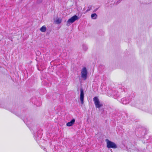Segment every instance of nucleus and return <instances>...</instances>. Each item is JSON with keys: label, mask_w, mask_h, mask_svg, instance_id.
<instances>
[{"label": "nucleus", "mask_w": 152, "mask_h": 152, "mask_svg": "<svg viewBox=\"0 0 152 152\" xmlns=\"http://www.w3.org/2000/svg\"><path fill=\"white\" fill-rule=\"evenodd\" d=\"M106 141L107 142V147L108 148H117V145L114 142L110 141L108 139H106Z\"/></svg>", "instance_id": "f257e3e1"}, {"label": "nucleus", "mask_w": 152, "mask_h": 152, "mask_svg": "<svg viewBox=\"0 0 152 152\" xmlns=\"http://www.w3.org/2000/svg\"><path fill=\"white\" fill-rule=\"evenodd\" d=\"M78 19V17L76 15L73 16L68 20L67 22L66 25L67 26H69L70 24L72 23L75 20H77Z\"/></svg>", "instance_id": "f03ea898"}, {"label": "nucleus", "mask_w": 152, "mask_h": 152, "mask_svg": "<svg viewBox=\"0 0 152 152\" xmlns=\"http://www.w3.org/2000/svg\"><path fill=\"white\" fill-rule=\"evenodd\" d=\"M81 74V77L84 80L86 79L87 75V71L86 67H84L82 69Z\"/></svg>", "instance_id": "7ed1b4c3"}, {"label": "nucleus", "mask_w": 152, "mask_h": 152, "mask_svg": "<svg viewBox=\"0 0 152 152\" xmlns=\"http://www.w3.org/2000/svg\"><path fill=\"white\" fill-rule=\"evenodd\" d=\"M93 101L96 108H100L103 106V104L100 103L99 100L97 97H95L93 98Z\"/></svg>", "instance_id": "20e7f679"}, {"label": "nucleus", "mask_w": 152, "mask_h": 152, "mask_svg": "<svg viewBox=\"0 0 152 152\" xmlns=\"http://www.w3.org/2000/svg\"><path fill=\"white\" fill-rule=\"evenodd\" d=\"M80 99L81 103L83 104L84 103V94L83 90L82 88L80 89Z\"/></svg>", "instance_id": "39448f33"}, {"label": "nucleus", "mask_w": 152, "mask_h": 152, "mask_svg": "<svg viewBox=\"0 0 152 152\" xmlns=\"http://www.w3.org/2000/svg\"><path fill=\"white\" fill-rule=\"evenodd\" d=\"M75 121V119L73 118L70 121L68 122L66 124V126H71L74 124Z\"/></svg>", "instance_id": "423d86ee"}, {"label": "nucleus", "mask_w": 152, "mask_h": 152, "mask_svg": "<svg viewBox=\"0 0 152 152\" xmlns=\"http://www.w3.org/2000/svg\"><path fill=\"white\" fill-rule=\"evenodd\" d=\"M121 101H122V103L123 104H126L129 102V100L127 99L123 98L121 99Z\"/></svg>", "instance_id": "0eeeda50"}, {"label": "nucleus", "mask_w": 152, "mask_h": 152, "mask_svg": "<svg viewBox=\"0 0 152 152\" xmlns=\"http://www.w3.org/2000/svg\"><path fill=\"white\" fill-rule=\"evenodd\" d=\"M40 30L42 32H45L46 31V28L45 26H43L40 28Z\"/></svg>", "instance_id": "6e6552de"}, {"label": "nucleus", "mask_w": 152, "mask_h": 152, "mask_svg": "<svg viewBox=\"0 0 152 152\" xmlns=\"http://www.w3.org/2000/svg\"><path fill=\"white\" fill-rule=\"evenodd\" d=\"M91 18L92 19H96L97 17V15L96 13H94L92 14L91 15Z\"/></svg>", "instance_id": "1a4fd4ad"}, {"label": "nucleus", "mask_w": 152, "mask_h": 152, "mask_svg": "<svg viewBox=\"0 0 152 152\" xmlns=\"http://www.w3.org/2000/svg\"><path fill=\"white\" fill-rule=\"evenodd\" d=\"M61 19L58 18L56 20V22L57 24H59L61 23Z\"/></svg>", "instance_id": "9d476101"}, {"label": "nucleus", "mask_w": 152, "mask_h": 152, "mask_svg": "<svg viewBox=\"0 0 152 152\" xmlns=\"http://www.w3.org/2000/svg\"><path fill=\"white\" fill-rule=\"evenodd\" d=\"M92 6L89 5L88 7V9L86 10V12H88L89 11H90L92 9Z\"/></svg>", "instance_id": "9b49d317"}, {"label": "nucleus", "mask_w": 152, "mask_h": 152, "mask_svg": "<svg viewBox=\"0 0 152 152\" xmlns=\"http://www.w3.org/2000/svg\"><path fill=\"white\" fill-rule=\"evenodd\" d=\"M83 49L85 51L86 50L88 49V48L86 45L84 44L83 45Z\"/></svg>", "instance_id": "f8f14e48"}, {"label": "nucleus", "mask_w": 152, "mask_h": 152, "mask_svg": "<svg viewBox=\"0 0 152 152\" xmlns=\"http://www.w3.org/2000/svg\"><path fill=\"white\" fill-rule=\"evenodd\" d=\"M36 3L37 4H40L41 3L42 1V0H36Z\"/></svg>", "instance_id": "ddd939ff"}, {"label": "nucleus", "mask_w": 152, "mask_h": 152, "mask_svg": "<svg viewBox=\"0 0 152 152\" xmlns=\"http://www.w3.org/2000/svg\"><path fill=\"white\" fill-rule=\"evenodd\" d=\"M98 9V8H97L95 9H94V10L93 11V12H95Z\"/></svg>", "instance_id": "4468645a"}, {"label": "nucleus", "mask_w": 152, "mask_h": 152, "mask_svg": "<svg viewBox=\"0 0 152 152\" xmlns=\"http://www.w3.org/2000/svg\"><path fill=\"white\" fill-rule=\"evenodd\" d=\"M0 107H2V106L1 104H0Z\"/></svg>", "instance_id": "2eb2a0df"}]
</instances>
